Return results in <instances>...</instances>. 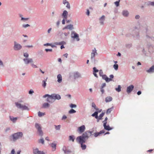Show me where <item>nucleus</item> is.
Wrapping results in <instances>:
<instances>
[{
  "label": "nucleus",
  "instance_id": "5fc2aeb1",
  "mask_svg": "<svg viewBox=\"0 0 154 154\" xmlns=\"http://www.w3.org/2000/svg\"><path fill=\"white\" fill-rule=\"evenodd\" d=\"M29 26L30 25L28 24H23L22 25L23 27L24 28H26L27 27H29Z\"/></svg>",
  "mask_w": 154,
  "mask_h": 154
},
{
  "label": "nucleus",
  "instance_id": "338daca9",
  "mask_svg": "<svg viewBox=\"0 0 154 154\" xmlns=\"http://www.w3.org/2000/svg\"><path fill=\"white\" fill-rule=\"evenodd\" d=\"M15 153V151L14 149H13L11 150V152L10 154H14Z\"/></svg>",
  "mask_w": 154,
  "mask_h": 154
},
{
  "label": "nucleus",
  "instance_id": "774afa93",
  "mask_svg": "<svg viewBox=\"0 0 154 154\" xmlns=\"http://www.w3.org/2000/svg\"><path fill=\"white\" fill-rule=\"evenodd\" d=\"M67 118V116L65 115H63L62 118V120L65 119Z\"/></svg>",
  "mask_w": 154,
  "mask_h": 154
},
{
  "label": "nucleus",
  "instance_id": "4d7b16f0",
  "mask_svg": "<svg viewBox=\"0 0 154 154\" xmlns=\"http://www.w3.org/2000/svg\"><path fill=\"white\" fill-rule=\"evenodd\" d=\"M134 36L136 37V38H139V33L138 32H137L136 34V35H134Z\"/></svg>",
  "mask_w": 154,
  "mask_h": 154
},
{
  "label": "nucleus",
  "instance_id": "f704fd0d",
  "mask_svg": "<svg viewBox=\"0 0 154 154\" xmlns=\"http://www.w3.org/2000/svg\"><path fill=\"white\" fill-rule=\"evenodd\" d=\"M98 112L96 111L94 113L92 114L91 116L93 117H94L96 119H97L98 118Z\"/></svg>",
  "mask_w": 154,
  "mask_h": 154
},
{
  "label": "nucleus",
  "instance_id": "393cba45",
  "mask_svg": "<svg viewBox=\"0 0 154 154\" xmlns=\"http://www.w3.org/2000/svg\"><path fill=\"white\" fill-rule=\"evenodd\" d=\"M146 71L149 73L154 72V65L152 66L149 69L146 70Z\"/></svg>",
  "mask_w": 154,
  "mask_h": 154
},
{
  "label": "nucleus",
  "instance_id": "de8ad7c7",
  "mask_svg": "<svg viewBox=\"0 0 154 154\" xmlns=\"http://www.w3.org/2000/svg\"><path fill=\"white\" fill-rule=\"evenodd\" d=\"M113 68L116 70H117L118 68V65L117 64H115L113 65Z\"/></svg>",
  "mask_w": 154,
  "mask_h": 154
},
{
  "label": "nucleus",
  "instance_id": "4468645a",
  "mask_svg": "<svg viewBox=\"0 0 154 154\" xmlns=\"http://www.w3.org/2000/svg\"><path fill=\"white\" fill-rule=\"evenodd\" d=\"M134 87V86L132 85L128 87L126 90L128 94L130 93L133 90Z\"/></svg>",
  "mask_w": 154,
  "mask_h": 154
},
{
  "label": "nucleus",
  "instance_id": "bf43d9fd",
  "mask_svg": "<svg viewBox=\"0 0 154 154\" xmlns=\"http://www.w3.org/2000/svg\"><path fill=\"white\" fill-rule=\"evenodd\" d=\"M31 65L33 68H36L37 67V66L36 65H35L33 63H31Z\"/></svg>",
  "mask_w": 154,
  "mask_h": 154
},
{
  "label": "nucleus",
  "instance_id": "4be33fe9",
  "mask_svg": "<svg viewBox=\"0 0 154 154\" xmlns=\"http://www.w3.org/2000/svg\"><path fill=\"white\" fill-rule=\"evenodd\" d=\"M106 122L104 123L103 124L104 128L105 130L108 131H109L113 129V128L110 127L109 125H106Z\"/></svg>",
  "mask_w": 154,
  "mask_h": 154
},
{
  "label": "nucleus",
  "instance_id": "3c124183",
  "mask_svg": "<svg viewBox=\"0 0 154 154\" xmlns=\"http://www.w3.org/2000/svg\"><path fill=\"white\" fill-rule=\"evenodd\" d=\"M23 56L26 58H28L29 56V55L28 53L26 52L24 53Z\"/></svg>",
  "mask_w": 154,
  "mask_h": 154
},
{
  "label": "nucleus",
  "instance_id": "7ed1b4c3",
  "mask_svg": "<svg viewBox=\"0 0 154 154\" xmlns=\"http://www.w3.org/2000/svg\"><path fill=\"white\" fill-rule=\"evenodd\" d=\"M23 135V134L22 132H18L13 134L12 137L13 140L15 141L22 137Z\"/></svg>",
  "mask_w": 154,
  "mask_h": 154
},
{
  "label": "nucleus",
  "instance_id": "a19ab883",
  "mask_svg": "<svg viewBox=\"0 0 154 154\" xmlns=\"http://www.w3.org/2000/svg\"><path fill=\"white\" fill-rule=\"evenodd\" d=\"M104 115V113L102 112L100 114L98 117V119L99 120H101L102 119V117Z\"/></svg>",
  "mask_w": 154,
  "mask_h": 154
},
{
  "label": "nucleus",
  "instance_id": "8fccbe9b",
  "mask_svg": "<svg viewBox=\"0 0 154 154\" xmlns=\"http://www.w3.org/2000/svg\"><path fill=\"white\" fill-rule=\"evenodd\" d=\"M70 107L71 108H76V107H77V106L76 105H75V104H70Z\"/></svg>",
  "mask_w": 154,
  "mask_h": 154
},
{
  "label": "nucleus",
  "instance_id": "5701e85b",
  "mask_svg": "<svg viewBox=\"0 0 154 154\" xmlns=\"http://www.w3.org/2000/svg\"><path fill=\"white\" fill-rule=\"evenodd\" d=\"M56 142L54 141L52 143L50 144L51 147L52 148V151H54L56 149Z\"/></svg>",
  "mask_w": 154,
  "mask_h": 154
},
{
  "label": "nucleus",
  "instance_id": "f8f14e48",
  "mask_svg": "<svg viewBox=\"0 0 154 154\" xmlns=\"http://www.w3.org/2000/svg\"><path fill=\"white\" fill-rule=\"evenodd\" d=\"M49 96H50V95L48 94H46L44 95L43 96V97L44 98H45L47 97L48 98L47 99L46 101L49 103H52L54 102V101H52L51 100V99H52Z\"/></svg>",
  "mask_w": 154,
  "mask_h": 154
},
{
  "label": "nucleus",
  "instance_id": "b1692460",
  "mask_svg": "<svg viewBox=\"0 0 154 154\" xmlns=\"http://www.w3.org/2000/svg\"><path fill=\"white\" fill-rule=\"evenodd\" d=\"M105 132V131L104 130L101 131L99 132H95L94 133V137H97L98 136H99L100 134H103Z\"/></svg>",
  "mask_w": 154,
  "mask_h": 154
},
{
  "label": "nucleus",
  "instance_id": "f03ea898",
  "mask_svg": "<svg viewBox=\"0 0 154 154\" xmlns=\"http://www.w3.org/2000/svg\"><path fill=\"white\" fill-rule=\"evenodd\" d=\"M15 104L17 108L22 110H26L28 111L29 110V109L27 106L25 105L21 104L19 102H15Z\"/></svg>",
  "mask_w": 154,
  "mask_h": 154
},
{
  "label": "nucleus",
  "instance_id": "aec40b11",
  "mask_svg": "<svg viewBox=\"0 0 154 154\" xmlns=\"http://www.w3.org/2000/svg\"><path fill=\"white\" fill-rule=\"evenodd\" d=\"M66 29H68L70 30L73 29H74L73 25L71 24H69L65 26L63 29V30H64Z\"/></svg>",
  "mask_w": 154,
  "mask_h": 154
},
{
  "label": "nucleus",
  "instance_id": "9b49d317",
  "mask_svg": "<svg viewBox=\"0 0 154 154\" xmlns=\"http://www.w3.org/2000/svg\"><path fill=\"white\" fill-rule=\"evenodd\" d=\"M105 19V16L103 15L101 17H100L99 20V23L100 25H104V22Z\"/></svg>",
  "mask_w": 154,
  "mask_h": 154
},
{
  "label": "nucleus",
  "instance_id": "e2e57ef3",
  "mask_svg": "<svg viewBox=\"0 0 154 154\" xmlns=\"http://www.w3.org/2000/svg\"><path fill=\"white\" fill-rule=\"evenodd\" d=\"M34 93V91L32 89L30 90L29 92V93L30 94H32Z\"/></svg>",
  "mask_w": 154,
  "mask_h": 154
},
{
  "label": "nucleus",
  "instance_id": "2f4dec72",
  "mask_svg": "<svg viewBox=\"0 0 154 154\" xmlns=\"http://www.w3.org/2000/svg\"><path fill=\"white\" fill-rule=\"evenodd\" d=\"M50 106V104L47 103H44L42 105V107L44 108H47L49 107Z\"/></svg>",
  "mask_w": 154,
  "mask_h": 154
},
{
  "label": "nucleus",
  "instance_id": "2eb2a0df",
  "mask_svg": "<svg viewBox=\"0 0 154 154\" xmlns=\"http://www.w3.org/2000/svg\"><path fill=\"white\" fill-rule=\"evenodd\" d=\"M85 140H87L90 137L87 131L83 133L81 136Z\"/></svg>",
  "mask_w": 154,
  "mask_h": 154
},
{
  "label": "nucleus",
  "instance_id": "680f3d73",
  "mask_svg": "<svg viewBox=\"0 0 154 154\" xmlns=\"http://www.w3.org/2000/svg\"><path fill=\"white\" fill-rule=\"evenodd\" d=\"M52 30V28H50L47 30V33L48 34H49L51 32Z\"/></svg>",
  "mask_w": 154,
  "mask_h": 154
},
{
  "label": "nucleus",
  "instance_id": "09e8293b",
  "mask_svg": "<svg viewBox=\"0 0 154 154\" xmlns=\"http://www.w3.org/2000/svg\"><path fill=\"white\" fill-rule=\"evenodd\" d=\"M120 0H119L118 1H116L114 3L116 7H118L119 5V3Z\"/></svg>",
  "mask_w": 154,
  "mask_h": 154
},
{
  "label": "nucleus",
  "instance_id": "ea45409f",
  "mask_svg": "<svg viewBox=\"0 0 154 154\" xmlns=\"http://www.w3.org/2000/svg\"><path fill=\"white\" fill-rule=\"evenodd\" d=\"M92 107L94 108V109L97 111L98 110V109L96 107V105L95 103L94 102L92 103Z\"/></svg>",
  "mask_w": 154,
  "mask_h": 154
},
{
  "label": "nucleus",
  "instance_id": "412c9836",
  "mask_svg": "<svg viewBox=\"0 0 154 154\" xmlns=\"http://www.w3.org/2000/svg\"><path fill=\"white\" fill-rule=\"evenodd\" d=\"M102 79L105 80L106 82H109L112 80L111 79L109 78L106 75H103L102 76Z\"/></svg>",
  "mask_w": 154,
  "mask_h": 154
},
{
  "label": "nucleus",
  "instance_id": "e433bc0d",
  "mask_svg": "<svg viewBox=\"0 0 154 154\" xmlns=\"http://www.w3.org/2000/svg\"><path fill=\"white\" fill-rule=\"evenodd\" d=\"M113 109V107H112L111 108L108 109L106 111V113L108 114L111 112Z\"/></svg>",
  "mask_w": 154,
  "mask_h": 154
},
{
  "label": "nucleus",
  "instance_id": "a211bd4d",
  "mask_svg": "<svg viewBox=\"0 0 154 154\" xmlns=\"http://www.w3.org/2000/svg\"><path fill=\"white\" fill-rule=\"evenodd\" d=\"M68 15V12L66 10H64L62 14V16L63 19H67Z\"/></svg>",
  "mask_w": 154,
  "mask_h": 154
},
{
  "label": "nucleus",
  "instance_id": "603ef678",
  "mask_svg": "<svg viewBox=\"0 0 154 154\" xmlns=\"http://www.w3.org/2000/svg\"><path fill=\"white\" fill-rule=\"evenodd\" d=\"M93 70L94 73L97 72L99 71L95 67H94L93 68Z\"/></svg>",
  "mask_w": 154,
  "mask_h": 154
},
{
  "label": "nucleus",
  "instance_id": "39448f33",
  "mask_svg": "<svg viewBox=\"0 0 154 154\" xmlns=\"http://www.w3.org/2000/svg\"><path fill=\"white\" fill-rule=\"evenodd\" d=\"M35 127L37 130L39 135L42 136L43 134V133L42 130V128L40 124L38 123H36L35 125Z\"/></svg>",
  "mask_w": 154,
  "mask_h": 154
},
{
  "label": "nucleus",
  "instance_id": "58836bf2",
  "mask_svg": "<svg viewBox=\"0 0 154 154\" xmlns=\"http://www.w3.org/2000/svg\"><path fill=\"white\" fill-rule=\"evenodd\" d=\"M55 128L56 130H59L60 129L61 125H54Z\"/></svg>",
  "mask_w": 154,
  "mask_h": 154
},
{
  "label": "nucleus",
  "instance_id": "a18cd8bd",
  "mask_svg": "<svg viewBox=\"0 0 154 154\" xmlns=\"http://www.w3.org/2000/svg\"><path fill=\"white\" fill-rule=\"evenodd\" d=\"M38 142L39 143H41L42 144H44V139L42 138L39 140Z\"/></svg>",
  "mask_w": 154,
  "mask_h": 154
},
{
  "label": "nucleus",
  "instance_id": "6ab92c4d",
  "mask_svg": "<svg viewBox=\"0 0 154 154\" xmlns=\"http://www.w3.org/2000/svg\"><path fill=\"white\" fill-rule=\"evenodd\" d=\"M33 152L34 154H45L43 151H39L37 148L34 149Z\"/></svg>",
  "mask_w": 154,
  "mask_h": 154
},
{
  "label": "nucleus",
  "instance_id": "37998d69",
  "mask_svg": "<svg viewBox=\"0 0 154 154\" xmlns=\"http://www.w3.org/2000/svg\"><path fill=\"white\" fill-rule=\"evenodd\" d=\"M45 115V113H43L42 112H40V111H39L38 112V116L39 117H41Z\"/></svg>",
  "mask_w": 154,
  "mask_h": 154
},
{
  "label": "nucleus",
  "instance_id": "69168bd1",
  "mask_svg": "<svg viewBox=\"0 0 154 154\" xmlns=\"http://www.w3.org/2000/svg\"><path fill=\"white\" fill-rule=\"evenodd\" d=\"M140 18V16L138 15H137L135 16V18L136 19H139Z\"/></svg>",
  "mask_w": 154,
  "mask_h": 154
},
{
  "label": "nucleus",
  "instance_id": "0e129e2a",
  "mask_svg": "<svg viewBox=\"0 0 154 154\" xmlns=\"http://www.w3.org/2000/svg\"><path fill=\"white\" fill-rule=\"evenodd\" d=\"M45 51L46 52H48V51L51 52L52 51V49H45Z\"/></svg>",
  "mask_w": 154,
  "mask_h": 154
},
{
  "label": "nucleus",
  "instance_id": "79ce46f5",
  "mask_svg": "<svg viewBox=\"0 0 154 154\" xmlns=\"http://www.w3.org/2000/svg\"><path fill=\"white\" fill-rule=\"evenodd\" d=\"M76 112V111L73 109H71L69 112V114H72L75 113Z\"/></svg>",
  "mask_w": 154,
  "mask_h": 154
},
{
  "label": "nucleus",
  "instance_id": "473e14b6",
  "mask_svg": "<svg viewBox=\"0 0 154 154\" xmlns=\"http://www.w3.org/2000/svg\"><path fill=\"white\" fill-rule=\"evenodd\" d=\"M112 98L110 96L107 97L106 98L105 101L107 103L111 101L112 100Z\"/></svg>",
  "mask_w": 154,
  "mask_h": 154
},
{
  "label": "nucleus",
  "instance_id": "864d4df0",
  "mask_svg": "<svg viewBox=\"0 0 154 154\" xmlns=\"http://www.w3.org/2000/svg\"><path fill=\"white\" fill-rule=\"evenodd\" d=\"M132 46V45L131 44H127L126 45V47L128 48H130Z\"/></svg>",
  "mask_w": 154,
  "mask_h": 154
},
{
  "label": "nucleus",
  "instance_id": "6e6d98bb",
  "mask_svg": "<svg viewBox=\"0 0 154 154\" xmlns=\"http://www.w3.org/2000/svg\"><path fill=\"white\" fill-rule=\"evenodd\" d=\"M99 74L100 76H102L103 75V72L102 70H100L99 71Z\"/></svg>",
  "mask_w": 154,
  "mask_h": 154
},
{
  "label": "nucleus",
  "instance_id": "052dcab7",
  "mask_svg": "<svg viewBox=\"0 0 154 154\" xmlns=\"http://www.w3.org/2000/svg\"><path fill=\"white\" fill-rule=\"evenodd\" d=\"M29 18H24L23 17H21V20H24V21H26L27 20H29Z\"/></svg>",
  "mask_w": 154,
  "mask_h": 154
},
{
  "label": "nucleus",
  "instance_id": "72a5a7b5",
  "mask_svg": "<svg viewBox=\"0 0 154 154\" xmlns=\"http://www.w3.org/2000/svg\"><path fill=\"white\" fill-rule=\"evenodd\" d=\"M147 6H151L154 7V2L148 1L146 4Z\"/></svg>",
  "mask_w": 154,
  "mask_h": 154
},
{
  "label": "nucleus",
  "instance_id": "49530a36",
  "mask_svg": "<svg viewBox=\"0 0 154 154\" xmlns=\"http://www.w3.org/2000/svg\"><path fill=\"white\" fill-rule=\"evenodd\" d=\"M64 43H65V42H64L62 41V42H56L55 43V44L57 45H62Z\"/></svg>",
  "mask_w": 154,
  "mask_h": 154
},
{
  "label": "nucleus",
  "instance_id": "9d476101",
  "mask_svg": "<svg viewBox=\"0 0 154 154\" xmlns=\"http://www.w3.org/2000/svg\"><path fill=\"white\" fill-rule=\"evenodd\" d=\"M24 63L26 65H28L29 63H31L33 62V60L32 58H25L23 59Z\"/></svg>",
  "mask_w": 154,
  "mask_h": 154
},
{
  "label": "nucleus",
  "instance_id": "7c9ffc66",
  "mask_svg": "<svg viewBox=\"0 0 154 154\" xmlns=\"http://www.w3.org/2000/svg\"><path fill=\"white\" fill-rule=\"evenodd\" d=\"M47 79L48 78H47L45 80H44L42 81V85L44 88H45L46 86L47 83H46V81H47Z\"/></svg>",
  "mask_w": 154,
  "mask_h": 154
},
{
  "label": "nucleus",
  "instance_id": "6e6552de",
  "mask_svg": "<svg viewBox=\"0 0 154 154\" xmlns=\"http://www.w3.org/2000/svg\"><path fill=\"white\" fill-rule=\"evenodd\" d=\"M74 79L82 78L81 74L78 71H75L72 73Z\"/></svg>",
  "mask_w": 154,
  "mask_h": 154
},
{
  "label": "nucleus",
  "instance_id": "20e7f679",
  "mask_svg": "<svg viewBox=\"0 0 154 154\" xmlns=\"http://www.w3.org/2000/svg\"><path fill=\"white\" fill-rule=\"evenodd\" d=\"M22 48V45L19 43H17L16 42H14V46L13 48L15 51H19Z\"/></svg>",
  "mask_w": 154,
  "mask_h": 154
},
{
  "label": "nucleus",
  "instance_id": "bb28decb",
  "mask_svg": "<svg viewBox=\"0 0 154 154\" xmlns=\"http://www.w3.org/2000/svg\"><path fill=\"white\" fill-rule=\"evenodd\" d=\"M9 118L10 120L13 122L15 123L18 119L17 117H14L12 116H10Z\"/></svg>",
  "mask_w": 154,
  "mask_h": 154
},
{
  "label": "nucleus",
  "instance_id": "f3484780",
  "mask_svg": "<svg viewBox=\"0 0 154 154\" xmlns=\"http://www.w3.org/2000/svg\"><path fill=\"white\" fill-rule=\"evenodd\" d=\"M85 129V127L84 125H82L78 128V131L79 133H82L84 132Z\"/></svg>",
  "mask_w": 154,
  "mask_h": 154
},
{
  "label": "nucleus",
  "instance_id": "c03bdc74",
  "mask_svg": "<svg viewBox=\"0 0 154 154\" xmlns=\"http://www.w3.org/2000/svg\"><path fill=\"white\" fill-rule=\"evenodd\" d=\"M81 145V147L82 149L84 150L85 149L86 146L85 144H83V143L80 144Z\"/></svg>",
  "mask_w": 154,
  "mask_h": 154
},
{
  "label": "nucleus",
  "instance_id": "ddd939ff",
  "mask_svg": "<svg viewBox=\"0 0 154 154\" xmlns=\"http://www.w3.org/2000/svg\"><path fill=\"white\" fill-rule=\"evenodd\" d=\"M63 4L65 5H66V8L69 9H70V5L69 2L67 1V0H63L62 1Z\"/></svg>",
  "mask_w": 154,
  "mask_h": 154
},
{
  "label": "nucleus",
  "instance_id": "4c0bfd02",
  "mask_svg": "<svg viewBox=\"0 0 154 154\" xmlns=\"http://www.w3.org/2000/svg\"><path fill=\"white\" fill-rule=\"evenodd\" d=\"M121 85H119L118 87L115 88V90L118 92H120L121 91Z\"/></svg>",
  "mask_w": 154,
  "mask_h": 154
},
{
  "label": "nucleus",
  "instance_id": "c9c22d12",
  "mask_svg": "<svg viewBox=\"0 0 154 154\" xmlns=\"http://www.w3.org/2000/svg\"><path fill=\"white\" fill-rule=\"evenodd\" d=\"M140 28L141 29L144 30V32H146L147 31V26L146 25H144V29L143 28L142 26H141Z\"/></svg>",
  "mask_w": 154,
  "mask_h": 154
},
{
  "label": "nucleus",
  "instance_id": "a878e982",
  "mask_svg": "<svg viewBox=\"0 0 154 154\" xmlns=\"http://www.w3.org/2000/svg\"><path fill=\"white\" fill-rule=\"evenodd\" d=\"M63 150L64 152V153L66 154H69L71 152V151L70 150L67 149L65 146H64L63 147Z\"/></svg>",
  "mask_w": 154,
  "mask_h": 154
},
{
  "label": "nucleus",
  "instance_id": "f257e3e1",
  "mask_svg": "<svg viewBox=\"0 0 154 154\" xmlns=\"http://www.w3.org/2000/svg\"><path fill=\"white\" fill-rule=\"evenodd\" d=\"M98 54L97 52V50L96 48H94L92 51V52L91 53V61L93 63H95L96 62V60L95 59V56L97 55Z\"/></svg>",
  "mask_w": 154,
  "mask_h": 154
},
{
  "label": "nucleus",
  "instance_id": "1a4fd4ad",
  "mask_svg": "<svg viewBox=\"0 0 154 154\" xmlns=\"http://www.w3.org/2000/svg\"><path fill=\"white\" fill-rule=\"evenodd\" d=\"M76 140L77 142L80 144H82L85 143L86 140L82 136L77 137L76 139Z\"/></svg>",
  "mask_w": 154,
  "mask_h": 154
},
{
  "label": "nucleus",
  "instance_id": "0eeeda50",
  "mask_svg": "<svg viewBox=\"0 0 154 154\" xmlns=\"http://www.w3.org/2000/svg\"><path fill=\"white\" fill-rule=\"evenodd\" d=\"M52 99L54 100H60L61 99V97L60 95L57 94H52L49 96Z\"/></svg>",
  "mask_w": 154,
  "mask_h": 154
},
{
  "label": "nucleus",
  "instance_id": "c756f323",
  "mask_svg": "<svg viewBox=\"0 0 154 154\" xmlns=\"http://www.w3.org/2000/svg\"><path fill=\"white\" fill-rule=\"evenodd\" d=\"M75 138V137L74 135H70L69 137V141H72L74 142Z\"/></svg>",
  "mask_w": 154,
  "mask_h": 154
},
{
  "label": "nucleus",
  "instance_id": "423d86ee",
  "mask_svg": "<svg viewBox=\"0 0 154 154\" xmlns=\"http://www.w3.org/2000/svg\"><path fill=\"white\" fill-rule=\"evenodd\" d=\"M71 37L74 39H75L77 41H79L80 40L79 34L76 33L74 31L72 32Z\"/></svg>",
  "mask_w": 154,
  "mask_h": 154
},
{
  "label": "nucleus",
  "instance_id": "dca6fc26",
  "mask_svg": "<svg viewBox=\"0 0 154 154\" xmlns=\"http://www.w3.org/2000/svg\"><path fill=\"white\" fill-rule=\"evenodd\" d=\"M96 128L94 127L91 130L87 131V132L90 135V136H91L93 135H94V133H95L94 132H96Z\"/></svg>",
  "mask_w": 154,
  "mask_h": 154
},
{
  "label": "nucleus",
  "instance_id": "cd10ccee",
  "mask_svg": "<svg viewBox=\"0 0 154 154\" xmlns=\"http://www.w3.org/2000/svg\"><path fill=\"white\" fill-rule=\"evenodd\" d=\"M57 82L59 83H60L62 82V77L61 75L60 74L58 75L57 76Z\"/></svg>",
  "mask_w": 154,
  "mask_h": 154
},
{
  "label": "nucleus",
  "instance_id": "c85d7f7f",
  "mask_svg": "<svg viewBox=\"0 0 154 154\" xmlns=\"http://www.w3.org/2000/svg\"><path fill=\"white\" fill-rule=\"evenodd\" d=\"M122 15L125 17H127L129 15V12L127 10H124L122 12Z\"/></svg>",
  "mask_w": 154,
  "mask_h": 154
},
{
  "label": "nucleus",
  "instance_id": "13d9d810",
  "mask_svg": "<svg viewBox=\"0 0 154 154\" xmlns=\"http://www.w3.org/2000/svg\"><path fill=\"white\" fill-rule=\"evenodd\" d=\"M0 66H4V64L2 61L0 59Z\"/></svg>",
  "mask_w": 154,
  "mask_h": 154
}]
</instances>
